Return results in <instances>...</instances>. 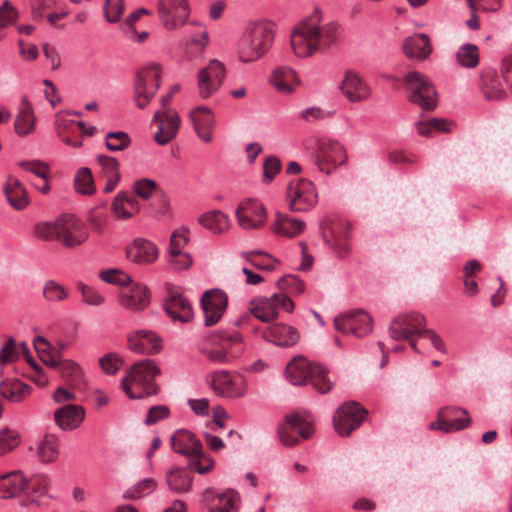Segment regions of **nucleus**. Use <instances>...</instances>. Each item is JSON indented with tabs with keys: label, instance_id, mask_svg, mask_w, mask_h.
<instances>
[{
	"label": "nucleus",
	"instance_id": "1",
	"mask_svg": "<svg viewBox=\"0 0 512 512\" xmlns=\"http://www.w3.org/2000/svg\"><path fill=\"white\" fill-rule=\"evenodd\" d=\"M275 25L268 20L249 24L238 44V57L242 62H253L265 55L272 46Z\"/></svg>",
	"mask_w": 512,
	"mask_h": 512
},
{
	"label": "nucleus",
	"instance_id": "2",
	"mask_svg": "<svg viewBox=\"0 0 512 512\" xmlns=\"http://www.w3.org/2000/svg\"><path fill=\"white\" fill-rule=\"evenodd\" d=\"M285 375L293 385L311 384L321 394L331 391L334 382L326 367L309 361L302 355L295 356L286 365Z\"/></svg>",
	"mask_w": 512,
	"mask_h": 512
},
{
	"label": "nucleus",
	"instance_id": "3",
	"mask_svg": "<svg viewBox=\"0 0 512 512\" xmlns=\"http://www.w3.org/2000/svg\"><path fill=\"white\" fill-rule=\"evenodd\" d=\"M160 374V368L154 360L144 359L131 366L121 385L125 394L131 399H141L155 395L159 387L155 378Z\"/></svg>",
	"mask_w": 512,
	"mask_h": 512
},
{
	"label": "nucleus",
	"instance_id": "4",
	"mask_svg": "<svg viewBox=\"0 0 512 512\" xmlns=\"http://www.w3.org/2000/svg\"><path fill=\"white\" fill-rule=\"evenodd\" d=\"M321 12L314 13L300 22L291 33V47L298 57H309L321 50Z\"/></svg>",
	"mask_w": 512,
	"mask_h": 512
},
{
	"label": "nucleus",
	"instance_id": "5",
	"mask_svg": "<svg viewBox=\"0 0 512 512\" xmlns=\"http://www.w3.org/2000/svg\"><path fill=\"white\" fill-rule=\"evenodd\" d=\"M206 383L216 396L222 398H242L248 391L246 377L237 371H213L207 374Z\"/></svg>",
	"mask_w": 512,
	"mask_h": 512
},
{
	"label": "nucleus",
	"instance_id": "6",
	"mask_svg": "<svg viewBox=\"0 0 512 512\" xmlns=\"http://www.w3.org/2000/svg\"><path fill=\"white\" fill-rule=\"evenodd\" d=\"M292 313L294 302L285 293H276L271 297H257L249 302L250 313L262 322L274 321L280 310Z\"/></svg>",
	"mask_w": 512,
	"mask_h": 512
},
{
	"label": "nucleus",
	"instance_id": "7",
	"mask_svg": "<svg viewBox=\"0 0 512 512\" xmlns=\"http://www.w3.org/2000/svg\"><path fill=\"white\" fill-rule=\"evenodd\" d=\"M288 207L294 212H307L318 203V193L314 183L301 178L289 182L286 190Z\"/></svg>",
	"mask_w": 512,
	"mask_h": 512
},
{
	"label": "nucleus",
	"instance_id": "8",
	"mask_svg": "<svg viewBox=\"0 0 512 512\" xmlns=\"http://www.w3.org/2000/svg\"><path fill=\"white\" fill-rule=\"evenodd\" d=\"M405 83L410 91L409 99L423 110H433L437 105V93L434 85L422 73L409 72L405 77Z\"/></svg>",
	"mask_w": 512,
	"mask_h": 512
},
{
	"label": "nucleus",
	"instance_id": "9",
	"mask_svg": "<svg viewBox=\"0 0 512 512\" xmlns=\"http://www.w3.org/2000/svg\"><path fill=\"white\" fill-rule=\"evenodd\" d=\"M58 230V242L65 248L79 247L88 240V229L75 215L66 214L58 217Z\"/></svg>",
	"mask_w": 512,
	"mask_h": 512
},
{
	"label": "nucleus",
	"instance_id": "10",
	"mask_svg": "<svg viewBox=\"0 0 512 512\" xmlns=\"http://www.w3.org/2000/svg\"><path fill=\"white\" fill-rule=\"evenodd\" d=\"M160 86V69L153 64L139 71L135 79V100L139 108L146 107Z\"/></svg>",
	"mask_w": 512,
	"mask_h": 512
},
{
	"label": "nucleus",
	"instance_id": "11",
	"mask_svg": "<svg viewBox=\"0 0 512 512\" xmlns=\"http://www.w3.org/2000/svg\"><path fill=\"white\" fill-rule=\"evenodd\" d=\"M348 153L345 148L335 140H324L316 154L315 163L319 170L329 174L337 167L347 163Z\"/></svg>",
	"mask_w": 512,
	"mask_h": 512
},
{
	"label": "nucleus",
	"instance_id": "12",
	"mask_svg": "<svg viewBox=\"0 0 512 512\" xmlns=\"http://www.w3.org/2000/svg\"><path fill=\"white\" fill-rule=\"evenodd\" d=\"M157 12L163 26L174 30L187 22L190 9L187 0H158Z\"/></svg>",
	"mask_w": 512,
	"mask_h": 512
},
{
	"label": "nucleus",
	"instance_id": "13",
	"mask_svg": "<svg viewBox=\"0 0 512 512\" xmlns=\"http://www.w3.org/2000/svg\"><path fill=\"white\" fill-rule=\"evenodd\" d=\"M226 76V70L220 61L213 59L198 73L197 88L202 99H208L219 90Z\"/></svg>",
	"mask_w": 512,
	"mask_h": 512
},
{
	"label": "nucleus",
	"instance_id": "14",
	"mask_svg": "<svg viewBox=\"0 0 512 512\" xmlns=\"http://www.w3.org/2000/svg\"><path fill=\"white\" fill-rule=\"evenodd\" d=\"M236 217L241 228L257 230L265 225L267 212L259 200L248 198L239 203Z\"/></svg>",
	"mask_w": 512,
	"mask_h": 512
},
{
	"label": "nucleus",
	"instance_id": "15",
	"mask_svg": "<svg viewBox=\"0 0 512 512\" xmlns=\"http://www.w3.org/2000/svg\"><path fill=\"white\" fill-rule=\"evenodd\" d=\"M426 328V319L423 315L410 312L396 316L388 327V332L393 340L400 341L409 335H422Z\"/></svg>",
	"mask_w": 512,
	"mask_h": 512
},
{
	"label": "nucleus",
	"instance_id": "16",
	"mask_svg": "<svg viewBox=\"0 0 512 512\" xmlns=\"http://www.w3.org/2000/svg\"><path fill=\"white\" fill-rule=\"evenodd\" d=\"M470 417L465 409L459 407H443L437 413L436 421L430 423L431 430L453 433L470 425Z\"/></svg>",
	"mask_w": 512,
	"mask_h": 512
},
{
	"label": "nucleus",
	"instance_id": "17",
	"mask_svg": "<svg viewBox=\"0 0 512 512\" xmlns=\"http://www.w3.org/2000/svg\"><path fill=\"white\" fill-rule=\"evenodd\" d=\"M202 503L207 512H238L240 496L233 489L216 493L212 488H207L202 493Z\"/></svg>",
	"mask_w": 512,
	"mask_h": 512
},
{
	"label": "nucleus",
	"instance_id": "18",
	"mask_svg": "<svg viewBox=\"0 0 512 512\" xmlns=\"http://www.w3.org/2000/svg\"><path fill=\"white\" fill-rule=\"evenodd\" d=\"M118 301L123 309L139 313L150 305L151 293L146 285L135 283L121 290Z\"/></svg>",
	"mask_w": 512,
	"mask_h": 512
},
{
	"label": "nucleus",
	"instance_id": "19",
	"mask_svg": "<svg viewBox=\"0 0 512 512\" xmlns=\"http://www.w3.org/2000/svg\"><path fill=\"white\" fill-rule=\"evenodd\" d=\"M201 304L204 311V323L206 326L215 325L223 316L228 297L221 289H211L204 292L201 298Z\"/></svg>",
	"mask_w": 512,
	"mask_h": 512
},
{
	"label": "nucleus",
	"instance_id": "20",
	"mask_svg": "<svg viewBox=\"0 0 512 512\" xmlns=\"http://www.w3.org/2000/svg\"><path fill=\"white\" fill-rule=\"evenodd\" d=\"M128 347L138 354L153 355L162 349L161 338L150 330H136L127 335Z\"/></svg>",
	"mask_w": 512,
	"mask_h": 512
},
{
	"label": "nucleus",
	"instance_id": "21",
	"mask_svg": "<svg viewBox=\"0 0 512 512\" xmlns=\"http://www.w3.org/2000/svg\"><path fill=\"white\" fill-rule=\"evenodd\" d=\"M164 309L169 317L181 323L190 322L194 317L191 302L180 292L169 290L163 303Z\"/></svg>",
	"mask_w": 512,
	"mask_h": 512
},
{
	"label": "nucleus",
	"instance_id": "22",
	"mask_svg": "<svg viewBox=\"0 0 512 512\" xmlns=\"http://www.w3.org/2000/svg\"><path fill=\"white\" fill-rule=\"evenodd\" d=\"M153 119L158 123L154 136L158 144L165 145L175 138L180 125V117L176 111H157Z\"/></svg>",
	"mask_w": 512,
	"mask_h": 512
},
{
	"label": "nucleus",
	"instance_id": "23",
	"mask_svg": "<svg viewBox=\"0 0 512 512\" xmlns=\"http://www.w3.org/2000/svg\"><path fill=\"white\" fill-rule=\"evenodd\" d=\"M159 255L157 246L146 239L137 238L126 248V257L137 264L153 263Z\"/></svg>",
	"mask_w": 512,
	"mask_h": 512
},
{
	"label": "nucleus",
	"instance_id": "24",
	"mask_svg": "<svg viewBox=\"0 0 512 512\" xmlns=\"http://www.w3.org/2000/svg\"><path fill=\"white\" fill-rule=\"evenodd\" d=\"M330 235L333 248L340 257H345L350 252V222L346 218L335 217L331 220Z\"/></svg>",
	"mask_w": 512,
	"mask_h": 512
},
{
	"label": "nucleus",
	"instance_id": "25",
	"mask_svg": "<svg viewBox=\"0 0 512 512\" xmlns=\"http://www.w3.org/2000/svg\"><path fill=\"white\" fill-rule=\"evenodd\" d=\"M85 419V409L80 405L68 404L54 413V420L62 430H74L78 428Z\"/></svg>",
	"mask_w": 512,
	"mask_h": 512
},
{
	"label": "nucleus",
	"instance_id": "26",
	"mask_svg": "<svg viewBox=\"0 0 512 512\" xmlns=\"http://www.w3.org/2000/svg\"><path fill=\"white\" fill-rule=\"evenodd\" d=\"M306 223L303 220L291 217L287 214L276 213L271 225L274 234L286 238H295L303 233Z\"/></svg>",
	"mask_w": 512,
	"mask_h": 512
},
{
	"label": "nucleus",
	"instance_id": "27",
	"mask_svg": "<svg viewBox=\"0 0 512 512\" xmlns=\"http://www.w3.org/2000/svg\"><path fill=\"white\" fill-rule=\"evenodd\" d=\"M263 335L267 341L282 347L293 346L300 339L299 332L296 328L281 323L274 324L267 328Z\"/></svg>",
	"mask_w": 512,
	"mask_h": 512
},
{
	"label": "nucleus",
	"instance_id": "28",
	"mask_svg": "<svg viewBox=\"0 0 512 512\" xmlns=\"http://www.w3.org/2000/svg\"><path fill=\"white\" fill-rule=\"evenodd\" d=\"M190 119L198 136L204 142L212 139V129L215 123L212 111L206 106H199L190 112Z\"/></svg>",
	"mask_w": 512,
	"mask_h": 512
},
{
	"label": "nucleus",
	"instance_id": "29",
	"mask_svg": "<svg viewBox=\"0 0 512 512\" xmlns=\"http://www.w3.org/2000/svg\"><path fill=\"white\" fill-rule=\"evenodd\" d=\"M173 450L185 456H194L201 453L202 444L195 435L185 429L178 430L171 438Z\"/></svg>",
	"mask_w": 512,
	"mask_h": 512
},
{
	"label": "nucleus",
	"instance_id": "30",
	"mask_svg": "<svg viewBox=\"0 0 512 512\" xmlns=\"http://www.w3.org/2000/svg\"><path fill=\"white\" fill-rule=\"evenodd\" d=\"M28 483L21 471L0 476V498L9 499L20 495L28 488Z\"/></svg>",
	"mask_w": 512,
	"mask_h": 512
},
{
	"label": "nucleus",
	"instance_id": "31",
	"mask_svg": "<svg viewBox=\"0 0 512 512\" xmlns=\"http://www.w3.org/2000/svg\"><path fill=\"white\" fill-rule=\"evenodd\" d=\"M270 82L280 93H291L300 83L297 73L289 67L275 69Z\"/></svg>",
	"mask_w": 512,
	"mask_h": 512
},
{
	"label": "nucleus",
	"instance_id": "32",
	"mask_svg": "<svg viewBox=\"0 0 512 512\" xmlns=\"http://www.w3.org/2000/svg\"><path fill=\"white\" fill-rule=\"evenodd\" d=\"M4 192L10 205L17 210L24 209L30 203L26 189L15 177L7 179Z\"/></svg>",
	"mask_w": 512,
	"mask_h": 512
},
{
	"label": "nucleus",
	"instance_id": "33",
	"mask_svg": "<svg viewBox=\"0 0 512 512\" xmlns=\"http://www.w3.org/2000/svg\"><path fill=\"white\" fill-rule=\"evenodd\" d=\"M166 483L169 489L177 494L187 493L191 490L193 477L184 468H172L166 473Z\"/></svg>",
	"mask_w": 512,
	"mask_h": 512
},
{
	"label": "nucleus",
	"instance_id": "34",
	"mask_svg": "<svg viewBox=\"0 0 512 512\" xmlns=\"http://www.w3.org/2000/svg\"><path fill=\"white\" fill-rule=\"evenodd\" d=\"M481 91L485 99L489 101L501 100L507 96L500 76L494 72H487L482 76Z\"/></svg>",
	"mask_w": 512,
	"mask_h": 512
},
{
	"label": "nucleus",
	"instance_id": "35",
	"mask_svg": "<svg viewBox=\"0 0 512 512\" xmlns=\"http://www.w3.org/2000/svg\"><path fill=\"white\" fill-rule=\"evenodd\" d=\"M1 395L11 402H21L31 393V387L19 379H6L0 384Z\"/></svg>",
	"mask_w": 512,
	"mask_h": 512
},
{
	"label": "nucleus",
	"instance_id": "36",
	"mask_svg": "<svg viewBox=\"0 0 512 512\" xmlns=\"http://www.w3.org/2000/svg\"><path fill=\"white\" fill-rule=\"evenodd\" d=\"M403 49L410 58L425 59L431 53L432 47L427 35L417 34L405 40Z\"/></svg>",
	"mask_w": 512,
	"mask_h": 512
},
{
	"label": "nucleus",
	"instance_id": "37",
	"mask_svg": "<svg viewBox=\"0 0 512 512\" xmlns=\"http://www.w3.org/2000/svg\"><path fill=\"white\" fill-rule=\"evenodd\" d=\"M112 208L118 219H128L139 212L140 206L133 195L120 192L115 197Z\"/></svg>",
	"mask_w": 512,
	"mask_h": 512
},
{
	"label": "nucleus",
	"instance_id": "38",
	"mask_svg": "<svg viewBox=\"0 0 512 512\" xmlns=\"http://www.w3.org/2000/svg\"><path fill=\"white\" fill-rule=\"evenodd\" d=\"M333 426L338 435L348 437L352 433V401H345L334 412Z\"/></svg>",
	"mask_w": 512,
	"mask_h": 512
},
{
	"label": "nucleus",
	"instance_id": "39",
	"mask_svg": "<svg viewBox=\"0 0 512 512\" xmlns=\"http://www.w3.org/2000/svg\"><path fill=\"white\" fill-rule=\"evenodd\" d=\"M199 223L213 234H221L229 229L230 222L222 211L212 210L199 218Z\"/></svg>",
	"mask_w": 512,
	"mask_h": 512
},
{
	"label": "nucleus",
	"instance_id": "40",
	"mask_svg": "<svg viewBox=\"0 0 512 512\" xmlns=\"http://www.w3.org/2000/svg\"><path fill=\"white\" fill-rule=\"evenodd\" d=\"M59 438L53 434H46L39 443L37 453L39 459L44 463L56 461L59 455Z\"/></svg>",
	"mask_w": 512,
	"mask_h": 512
},
{
	"label": "nucleus",
	"instance_id": "41",
	"mask_svg": "<svg viewBox=\"0 0 512 512\" xmlns=\"http://www.w3.org/2000/svg\"><path fill=\"white\" fill-rule=\"evenodd\" d=\"M283 425L288 426L287 428L295 434H299L302 439H309L315 431L312 422L299 413L287 415Z\"/></svg>",
	"mask_w": 512,
	"mask_h": 512
},
{
	"label": "nucleus",
	"instance_id": "42",
	"mask_svg": "<svg viewBox=\"0 0 512 512\" xmlns=\"http://www.w3.org/2000/svg\"><path fill=\"white\" fill-rule=\"evenodd\" d=\"M452 126V123L438 118H433L429 121H419L416 123L418 133L425 137H431L433 131L448 133L451 131Z\"/></svg>",
	"mask_w": 512,
	"mask_h": 512
},
{
	"label": "nucleus",
	"instance_id": "43",
	"mask_svg": "<svg viewBox=\"0 0 512 512\" xmlns=\"http://www.w3.org/2000/svg\"><path fill=\"white\" fill-rule=\"evenodd\" d=\"M373 330V318L363 309H354V337L362 338Z\"/></svg>",
	"mask_w": 512,
	"mask_h": 512
},
{
	"label": "nucleus",
	"instance_id": "44",
	"mask_svg": "<svg viewBox=\"0 0 512 512\" xmlns=\"http://www.w3.org/2000/svg\"><path fill=\"white\" fill-rule=\"evenodd\" d=\"M459 65L465 68H474L479 63V50L474 44L461 46L456 54Z\"/></svg>",
	"mask_w": 512,
	"mask_h": 512
},
{
	"label": "nucleus",
	"instance_id": "45",
	"mask_svg": "<svg viewBox=\"0 0 512 512\" xmlns=\"http://www.w3.org/2000/svg\"><path fill=\"white\" fill-rule=\"evenodd\" d=\"M74 186L78 193L91 195L95 192V184L92 172L89 168H81L76 173Z\"/></svg>",
	"mask_w": 512,
	"mask_h": 512
},
{
	"label": "nucleus",
	"instance_id": "46",
	"mask_svg": "<svg viewBox=\"0 0 512 512\" xmlns=\"http://www.w3.org/2000/svg\"><path fill=\"white\" fill-rule=\"evenodd\" d=\"M34 129V118L32 109L23 105L15 120V131L20 136H25Z\"/></svg>",
	"mask_w": 512,
	"mask_h": 512
},
{
	"label": "nucleus",
	"instance_id": "47",
	"mask_svg": "<svg viewBox=\"0 0 512 512\" xmlns=\"http://www.w3.org/2000/svg\"><path fill=\"white\" fill-rule=\"evenodd\" d=\"M33 234L43 241H58V218L53 222H39L33 228Z\"/></svg>",
	"mask_w": 512,
	"mask_h": 512
},
{
	"label": "nucleus",
	"instance_id": "48",
	"mask_svg": "<svg viewBox=\"0 0 512 512\" xmlns=\"http://www.w3.org/2000/svg\"><path fill=\"white\" fill-rule=\"evenodd\" d=\"M20 444V436L16 430L4 428L0 430V456L13 451Z\"/></svg>",
	"mask_w": 512,
	"mask_h": 512
},
{
	"label": "nucleus",
	"instance_id": "49",
	"mask_svg": "<svg viewBox=\"0 0 512 512\" xmlns=\"http://www.w3.org/2000/svg\"><path fill=\"white\" fill-rule=\"evenodd\" d=\"M43 296L47 301L59 302L68 298L69 291L56 281L49 280L44 285Z\"/></svg>",
	"mask_w": 512,
	"mask_h": 512
},
{
	"label": "nucleus",
	"instance_id": "50",
	"mask_svg": "<svg viewBox=\"0 0 512 512\" xmlns=\"http://www.w3.org/2000/svg\"><path fill=\"white\" fill-rule=\"evenodd\" d=\"M131 139L126 132H109L106 135V147L110 151H123L129 147Z\"/></svg>",
	"mask_w": 512,
	"mask_h": 512
},
{
	"label": "nucleus",
	"instance_id": "51",
	"mask_svg": "<svg viewBox=\"0 0 512 512\" xmlns=\"http://www.w3.org/2000/svg\"><path fill=\"white\" fill-rule=\"evenodd\" d=\"M188 241L189 230L187 228L175 230L170 239L169 255L178 254L187 245Z\"/></svg>",
	"mask_w": 512,
	"mask_h": 512
},
{
	"label": "nucleus",
	"instance_id": "52",
	"mask_svg": "<svg viewBox=\"0 0 512 512\" xmlns=\"http://www.w3.org/2000/svg\"><path fill=\"white\" fill-rule=\"evenodd\" d=\"M19 358L16 341L10 337L0 347V365L4 366L15 362Z\"/></svg>",
	"mask_w": 512,
	"mask_h": 512
},
{
	"label": "nucleus",
	"instance_id": "53",
	"mask_svg": "<svg viewBox=\"0 0 512 512\" xmlns=\"http://www.w3.org/2000/svg\"><path fill=\"white\" fill-rule=\"evenodd\" d=\"M123 0H105L104 14L108 22L115 23L120 20L124 13Z\"/></svg>",
	"mask_w": 512,
	"mask_h": 512
},
{
	"label": "nucleus",
	"instance_id": "54",
	"mask_svg": "<svg viewBox=\"0 0 512 512\" xmlns=\"http://www.w3.org/2000/svg\"><path fill=\"white\" fill-rule=\"evenodd\" d=\"M280 289H286L289 293L302 294L305 290L304 282L294 275H287L277 281Z\"/></svg>",
	"mask_w": 512,
	"mask_h": 512
},
{
	"label": "nucleus",
	"instance_id": "55",
	"mask_svg": "<svg viewBox=\"0 0 512 512\" xmlns=\"http://www.w3.org/2000/svg\"><path fill=\"white\" fill-rule=\"evenodd\" d=\"M96 160L105 177L120 176L119 162L116 158L107 155H98Z\"/></svg>",
	"mask_w": 512,
	"mask_h": 512
},
{
	"label": "nucleus",
	"instance_id": "56",
	"mask_svg": "<svg viewBox=\"0 0 512 512\" xmlns=\"http://www.w3.org/2000/svg\"><path fill=\"white\" fill-rule=\"evenodd\" d=\"M77 289L81 292L82 300L88 305H101L104 302V297L94 288L82 283H77Z\"/></svg>",
	"mask_w": 512,
	"mask_h": 512
},
{
	"label": "nucleus",
	"instance_id": "57",
	"mask_svg": "<svg viewBox=\"0 0 512 512\" xmlns=\"http://www.w3.org/2000/svg\"><path fill=\"white\" fill-rule=\"evenodd\" d=\"M372 93L370 85L366 80L354 73V102L366 101Z\"/></svg>",
	"mask_w": 512,
	"mask_h": 512
},
{
	"label": "nucleus",
	"instance_id": "58",
	"mask_svg": "<svg viewBox=\"0 0 512 512\" xmlns=\"http://www.w3.org/2000/svg\"><path fill=\"white\" fill-rule=\"evenodd\" d=\"M341 37L340 27L335 23H330L321 30V49L330 47Z\"/></svg>",
	"mask_w": 512,
	"mask_h": 512
},
{
	"label": "nucleus",
	"instance_id": "59",
	"mask_svg": "<svg viewBox=\"0 0 512 512\" xmlns=\"http://www.w3.org/2000/svg\"><path fill=\"white\" fill-rule=\"evenodd\" d=\"M99 364L106 374H116L122 364V359L115 353H109L100 358Z\"/></svg>",
	"mask_w": 512,
	"mask_h": 512
},
{
	"label": "nucleus",
	"instance_id": "60",
	"mask_svg": "<svg viewBox=\"0 0 512 512\" xmlns=\"http://www.w3.org/2000/svg\"><path fill=\"white\" fill-rule=\"evenodd\" d=\"M100 278L107 283L125 286L131 283V277L116 269L105 270L100 273Z\"/></svg>",
	"mask_w": 512,
	"mask_h": 512
},
{
	"label": "nucleus",
	"instance_id": "61",
	"mask_svg": "<svg viewBox=\"0 0 512 512\" xmlns=\"http://www.w3.org/2000/svg\"><path fill=\"white\" fill-rule=\"evenodd\" d=\"M193 457H195V459H193L189 464L191 470L199 474H205L212 470L214 461L211 457L203 455L202 452L198 455H194Z\"/></svg>",
	"mask_w": 512,
	"mask_h": 512
},
{
	"label": "nucleus",
	"instance_id": "62",
	"mask_svg": "<svg viewBox=\"0 0 512 512\" xmlns=\"http://www.w3.org/2000/svg\"><path fill=\"white\" fill-rule=\"evenodd\" d=\"M281 170V162L277 157H268L263 165V179L271 182Z\"/></svg>",
	"mask_w": 512,
	"mask_h": 512
},
{
	"label": "nucleus",
	"instance_id": "63",
	"mask_svg": "<svg viewBox=\"0 0 512 512\" xmlns=\"http://www.w3.org/2000/svg\"><path fill=\"white\" fill-rule=\"evenodd\" d=\"M157 184L150 179H141L134 183V192L143 199H148L156 190Z\"/></svg>",
	"mask_w": 512,
	"mask_h": 512
},
{
	"label": "nucleus",
	"instance_id": "64",
	"mask_svg": "<svg viewBox=\"0 0 512 512\" xmlns=\"http://www.w3.org/2000/svg\"><path fill=\"white\" fill-rule=\"evenodd\" d=\"M334 327L338 332L345 336H349L352 332V313L345 312L335 317Z\"/></svg>",
	"mask_w": 512,
	"mask_h": 512
}]
</instances>
